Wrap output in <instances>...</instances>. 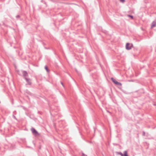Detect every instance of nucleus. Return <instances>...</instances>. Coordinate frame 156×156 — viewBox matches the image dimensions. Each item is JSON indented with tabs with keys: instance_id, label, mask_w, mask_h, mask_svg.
Listing matches in <instances>:
<instances>
[{
	"instance_id": "obj_1",
	"label": "nucleus",
	"mask_w": 156,
	"mask_h": 156,
	"mask_svg": "<svg viewBox=\"0 0 156 156\" xmlns=\"http://www.w3.org/2000/svg\"><path fill=\"white\" fill-rule=\"evenodd\" d=\"M31 130L33 134L35 136H39L40 135L39 133L34 128H32L31 129Z\"/></svg>"
},
{
	"instance_id": "obj_2",
	"label": "nucleus",
	"mask_w": 156,
	"mask_h": 156,
	"mask_svg": "<svg viewBox=\"0 0 156 156\" xmlns=\"http://www.w3.org/2000/svg\"><path fill=\"white\" fill-rule=\"evenodd\" d=\"M118 154L120 155L121 156H128L127 154V151H124L123 154H122L121 152H116Z\"/></svg>"
},
{
	"instance_id": "obj_3",
	"label": "nucleus",
	"mask_w": 156,
	"mask_h": 156,
	"mask_svg": "<svg viewBox=\"0 0 156 156\" xmlns=\"http://www.w3.org/2000/svg\"><path fill=\"white\" fill-rule=\"evenodd\" d=\"M22 76H23L24 78L25 79V77H27L28 76V74L27 72L26 71L22 70Z\"/></svg>"
},
{
	"instance_id": "obj_4",
	"label": "nucleus",
	"mask_w": 156,
	"mask_h": 156,
	"mask_svg": "<svg viewBox=\"0 0 156 156\" xmlns=\"http://www.w3.org/2000/svg\"><path fill=\"white\" fill-rule=\"evenodd\" d=\"M133 46V44H132L130 45L129 43H127L126 44V49L127 50H130Z\"/></svg>"
},
{
	"instance_id": "obj_5",
	"label": "nucleus",
	"mask_w": 156,
	"mask_h": 156,
	"mask_svg": "<svg viewBox=\"0 0 156 156\" xmlns=\"http://www.w3.org/2000/svg\"><path fill=\"white\" fill-rule=\"evenodd\" d=\"M24 79L25 80L26 82L27 83V84L30 85L32 84L31 80L30 78L25 77Z\"/></svg>"
},
{
	"instance_id": "obj_6",
	"label": "nucleus",
	"mask_w": 156,
	"mask_h": 156,
	"mask_svg": "<svg viewBox=\"0 0 156 156\" xmlns=\"http://www.w3.org/2000/svg\"><path fill=\"white\" fill-rule=\"evenodd\" d=\"M156 27V20H155L152 23L151 25V28L152 29Z\"/></svg>"
},
{
	"instance_id": "obj_7",
	"label": "nucleus",
	"mask_w": 156,
	"mask_h": 156,
	"mask_svg": "<svg viewBox=\"0 0 156 156\" xmlns=\"http://www.w3.org/2000/svg\"><path fill=\"white\" fill-rule=\"evenodd\" d=\"M44 69L48 73H49L50 72V70L48 69L47 66H45L44 67Z\"/></svg>"
},
{
	"instance_id": "obj_8",
	"label": "nucleus",
	"mask_w": 156,
	"mask_h": 156,
	"mask_svg": "<svg viewBox=\"0 0 156 156\" xmlns=\"http://www.w3.org/2000/svg\"><path fill=\"white\" fill-rule=\"evenodd\" d=\"M111 80L115 84L116 82H117V81L115 80L112 77L111 78Z\"/></svg>"
},
{
	"instance_id": "obj_9",
	"label": "nucleus",
	"mask_w": 156,
	"mask_h": 156,
	"mask_svg": "<svg viewBox=\"0 0 156 156\" xmlns=\"http://www.w3.org/2000/svg\"><path fill=\"white\" fill-rule=\"evenodd\" d=\"M115 84H116L117 85H118V86H122V84L121 83L119 82L118 81H117L116 83H115Z\"/></svg>"
},
{
	"instance_id": "obj_10",
	"label": "nucleus",
	"mask_w": 156,
	"mask_h": 156,
	"mask_svg": "<svg viewBox=\"0 0 156 156\" xmlns=\"http://www.w3.org/2000/svg\"><path fill=\"white\" fill-rule=\"evenodd\" d=\"M41 2L44 3L46 7L47 6V3L45 1H44L43 0H41Z\"/></svg>"
},
{
	"instance_id": "obj_11",
	"label": "nucleus",
	"mask_w": 156,
	"mask_h": 156,
	"mask_svg": "<svg viewBox=\"0 0 156 156\" xmlns=\"http://www.w3.org/2000/svg\"><path fill=\"white\" fill-rule=\"evenodd\" d=\"M127 16L130 17L132 19H133V16L132 15H127Z\"/></svg>"
},
{
	"instance_id": "obj_12",
	"label": "nucleus",
	"mask_w": 156,
	"mask_h": 156,
	"mask_svg": "<svg viewBox=\"0 0 156 156\" xmlns=\"http://www.w3.org/2000/svg\"><path fill=\"white\" fill-rule=\"evenodd\" d=\"M82 156H87L86 154H85L84 153H82Z\"/></svg>"
},
{
	"instance_id": "obj_13",
	"label": "nucleus",
	"mask_w": 156,
	"mask_h": 156,
	"mask_svg": "<svg viewBox=\"0 0 156 156\" xmlns=\"http://www.w3.org/2000/svg\"><path fill=\"white\" fill-rule=\"evenodd\" d=\"M60 83H61V84H62V86L63 87H64V84H63V83H62V81H60Z\"/></svg>"
},
{
	"instance_id": "obj_14",
	"label": "nucleus",
	"mask_w": 156,
	"mask_h": 156,
	"mask_svg": "<svg viewBox=\"0 0 156 156\" xmlns=\"http://www.w3.org/2000/svg\"><path fill=\"white\" fill-rule=\"evenodd\" d=\"M143 136H145V133L144 131L143 132Z\"/></svg>"
},
{
	"instance_id": "obj_15",
	"label": "nucleus",
	"mask_w": 156,
	"mask_h": 156,
	"mask_svg": "<svg viewBox=\"0 0 156 156\" xmlns=\"http://www.w3.org/2000/svg\"><path fill=\"white\" fill-rule=\"evenodd\" d=\"M120 1L122 3L124 2H125V0H120Z\"/></svg>"
},
{
	"instance_id": "obj_16",
	"label": "nucleus",
	"mask_w": 156,
	"mask_h": 156,
	"mask_svg": "<svg viewBox=\"0 0 156 156\" xmlns=\"http://www.w3.org/2000/svg\"><path fill=\"white\" fill-rule=\"evenodd\" d=\"M20 15H18L17 16H16V17L17 18H19L20 17Z\"/></svg>"
},
{
	"instance_id": "obj_17",
	"label": "nucleus",
	"mask_w": 156,
	"mask_h": 156,
	"mask_svg": "<svg viewBox=\"0 0 156 156\" xmlns=\"http://www.w3.org/2000/svg\"><path fill=\"white\" fill-rule=\"evenodd\" d=\"M19 72H20V71H17V73H18V74L19 75H20V76H22V75L21 74H20L19 73Z\"/></svg>"
},
{
	"instance_id": "obj_18",
	"label": "nucleus",
	"mask_w": 156,
	"mask_h": 156,
	"mask_svg": "<svg viewBox=\"0 0 156 156\" xmlns=\"http://www.w3.org/2000/svg\"><path fill=\"white\" fill-rule=\"evenodd\" d=\"M148 139H154V138L153 137H152L151 138H148Z\"/></svg>"
},
{
	"instance_id": "obj_19",
	"label": "nucleus",
	"mask_w": 156,
	"mask_h": 156,
	"mask_svg": "<svg viewBox=\"0 0 156 156\" xmlns=\"http://www.w3.org/2000/svg\"><path fill=\"white\" fill-rule=\"evenodd\" d=\"M13 117L14 118V119H16V120H17V119L16 118V116H15L14 115H13Z\"/></svg>"
},
{
	"instance_id": "obj_20",
	"label": "nucleus",
	"mask_w": 156,
	"mask_h": 156,
	"mask_svg": "<svg viewBox=\"0 0 156 156\" xmlns=\"http://www.w3.org/2000/svg\"><path fill=\"white\" fill-rule=\"evenodd\" d=\"M28 94H31V93L30 92H29L28 93Z\"/></svg>"
}]
</instances>
